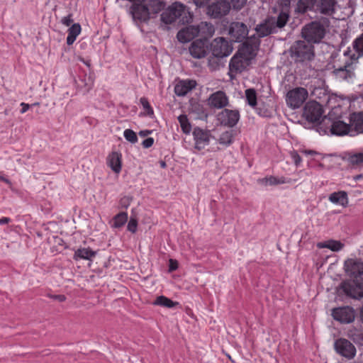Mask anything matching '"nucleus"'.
Listing matches in <instances>:
<instances>
[{
  "label": "nucleus",
  "instance_id": "38",
  "mask_svg": "<svg viewBox=\"0 0 363 363\" xmlns=\"http://www.w3.org/2000/svg\"><path fill=\"white\" fill-rule=\"evenodd\" d=\"M177 118L182 132L186 135L189 134L191 131V125L187 118V116L182 114L179 116Z\"/></svg>",
  "mask_w": 363,
  "mask_h": 363
},
{
  "label": "nucleus",
  "instance_id": "6",
  "mask_svg": "<svg viewBox=\"0 0 363 363\" xmlns=\"http://www.w3.org/2000/svg\"><path fill=\"white\" fill-rule=\"evenodd\" d=\"M194 148L197 151L204 150L211 142L212 138L208 130L195 127L192 131Z\"/></svg>",
  "mask_w": 363,
  "mask_h": 363
},
{
  "label": "nucleus",
  "instance_id": "18",
  "mask_svg": "<svg viewBox=\"0 0 363 363\" xmlns=\"http://www.w3.org/2000/svg\"><path fill=\"white\" fill-rule=\"evenodd\" d=\"M345 269L354 280L359 279L363 274V262L357 259H349L345 262Z\"/></svg>",
  "mask_w": 363,
  "mask_h": 363
},
{
  "label": "nucleus",
  "instance_id": "14",
  "mask_svg": "<svg viewBox=\"0 0 363 363\" xmlns=\"http://www.w3.org/2000/svg\"><path fill=\"white\" fill-rule=\"evenodd\" d=\"M208 47L207 39H198L191 43L189 50L193 57L201 59L207 55Z\"/></svg>",
  "mask_w": 363,
  "mask_h": 363
},
{
  "label": "nucleus",
  "instance_id": "40",
  "mask_svg": "<svg viewBox=\"0 0 363 363\" xmlns=\"http://www.w3.org/2000/svg\"><path fill=\"white\" fill-rule=\"evenodd\" d=\"M233 130H227L222 133L218 139V143L221 145L229 146L233 143Z\"/></svg>",
  "mask_w": 363,
  "mask_h": 363
},
{
  "label": "nucleus",
  "instance_id": "20",
  "mask_svg": "<svg viewBox=\"0 0 363 363\" xmlns=\"http://www.w3.org/2000/svg\"><path fill=\"white\" fill-rule=\"evenodd\" d=\"M207 101L211 108L220 109L228 105L229 99L224 91H217L209 96Z\"/></svg>",
  "mask_w": 363,
  "mask_h": 363
},
{
  "label": "nucleus",
  "instance_id": "62",
  "mask_svg": "<svg viewBox=\"0 0 363 363\" xmlns=\"http://www.w3.org/2000/svg\"><path fill=\"white\" fill-rule=\"evenodd\" d=\"M360 177H361V175H358V176H357L356 179H359Z\"/></svg>",
  "mask_w": 363,
  "mask_h": 363
},
{
  "label": "nucleus",
  "instance_id": "32",
  "mask_svg": "<svg viewBox=\"0 0 363 363\" xmlns=\"http://www.w3.org/2000/svg\"><path fill=\"white\" fill-rule=\"evenodd\" d=\"M145 6L148 9L149 13L151 16L161 11L164 9L165 4L162 0H149Z\"/></svg>",
  "mask_w": 363,
  "mask_h": 363
},
{
  "label": "nucleus",
  "instance_id": "30",
  "mask_svg": "<svg viewBox=\"0 0 363 363\" xmlns=\"http://www.w3.org/2000/svg\"><path fill=\"white\" fill-rule=\"evenodd\" d=\"M345 160L352 167L363 165V152H349L345 155Z\"/></svg>",
  "mask_w": 363,
  "mask_h": 363
},
{
  "label": "nucleus",
  "instance_id": "11",
  "mask_svg": "<svg viewBox=\"0 0 363 363\" xmlns=\"http://www.w3.org/2000/svg\"><path fill=\"white\" fill-rule=\"evenodd\" d=\"M240 112L238 110L223 109L218 116V121L221 125L233 128L237 125L240 120Z\"/></svg>",
  "mask_w": 363,
  "mask_h": 363
},
{
  "label": "nucleus",
  "instance_id": "35",
  "mask_svg": "<svg viewBox=\"0 0 363 363\" xmlns=\"http://www.w3.org/2000/svg\"><path fill=\"white\" fill-rule=\"evenodd\" d=\"M319 248H328L333 251L337 252L343 247V244L340 241L330 240L319 242L317 245Z\"/></svg>",
  "mask_w": 363,
  "mask_h": 363
},
{
  "label": "nucleus",
  "instance_id": "33",
  "mask_svg": "<svg viewBox=\"0 0 363 363\" xmlns=\"http://www.w3.org/2000/svg\"><path fill=\"white\" fill-rule=\"evenodd\" d=\"M350 122L354 126L356 132L358 133H363V113H353L350 116Z\"/></svg>",
  "mask_w": 363,
  "mask_h": 363
},
{
  "label": "nucleus",
  "instance_id": "8",
  "mask_svg": "<svg viewBox=\"0 0 363 363\" xmlns=\"http://www.w3.org/2000/svg\"><path fill=\"white\" fill-rule=\"evenodd\" d=\"M356 62L350 60L345 62L344 66L335 69L333 74L335 78L339 81L350 82L354 77V65Z\"/></svg>",
  "mask_w": 363,
  "mask_h": 363
},
{
  "label": "nucleus",
  "instance_id": "46",
  "mask_svg": "<svg viewBox=\"0 0 363 363\" xmlns=\"http://www.w3.org/2000/svg\"><path fill=\"white\" fill-rule=\"evenodd\" d=\"M290 156L292 160V162L296 164V166H299L302 162L301 156L296 151H292L290 152Z\"/></svg>",
  "mask_w": 363,
  "mask_h": 363
},
{
  "label": "nucleus",
  "instance_id": "60",
  "mask_svg": "<svg viewBox=\"0 0 363 363\" xmlns=\"http://www.w3.org/2000/svg\"><path fill=\"white\" fill-rule=\"evenodd\" d=\"M160 166H161L162 168H165V167H166V163H165V162H164V161H161V162H160Z\"/></svg>",
  "mask_w": 363,
  "mask_h": 363
},
{
  "label": "nucleus",
  "instance_id": "23",
  "mask_svg": "<svg viewBox=\"0 0 363 363\" xmlns=\"http://www.w3.org/2000/svg\"><path fill=\"white\" fill-rule=\"evenodd\" d=\"M196 36H198V31L196 26H186L181 29L177 35L178 40L182 43H188Z\"/></svg>",
  "mask_w": 363,
  "mask_h": 363
},
{
  "label": "nucleus",
  "instance_id": "61",
  "mask_svg": "<svg viewBox=\"0 0 363 363\" xmlns=\"http://www.w3.org/2000/svg\"><path fill=\"white\" fill-rule=\"evenodd\" d=\"M355 101H363V99H361V98H358L356 100H354Z\"/></svg>",
  "mask_w": 363,
  "mask_h": 363
},
{
  "label": "nucleus",
  "instance_id": "5",
  "mask_svg": "<svg viewBox=\"0 0 363 363\" xmlns=\"http://www.w3.org/2000/svg\"><path fill=\"white\" fill-rule=\"evenodd\" d=\"M251 59L242 53V50H239L230 60L229 62L230 74L236 75L242 72L250 65Z\"/></svg>",
  "mask_w": 363,
  "mask_h": 363
},
{
  "label": "nucleus",
  "instance_id": "25",
  "mask_svg": "<svg viewBox=\"0 0 363 363\" xmlns=\"http://www.w3.org/2000/svg\"><path fill=\"white\" fill-rule=\"evenodd\" d=\"M317 0H298L296 7V12L303 14L308 11L316 13Z\"/></svg>",
  "mask_w": 363,
  "mask_h": 363
},
{
  "label": "nucleus",
  "instance_id": "26",
  "mask_svg": "<svg viewBox=\"0 0 363 363\" xmlns=\"http://www.w3.org/2000/svg\"><path fill=\"white\" fill-rule=\"evenodd\" d=\"M198 31V35H201L203 39L211 38L215 33V28L211 23L202 21L196 26Z\"/></svg>",
  "mask_w": 363,
  "mask_h": 363
},
{
  "label": "nucleus",
  "instance_id": "31",
  "mask_svg": "<svg viewBox=\"0 0 363 363\" xmlns=\"http://www.w3.org/2000/svg\"><path fill=\"white\" fill-rule=\"evenodd\" d=\"M96 255V252L91 250L90 248H79L77 249L74 254V259L75 260L79 259H87L91 260L93 257H94Z\"/></svg>",
  "mask_w": 363,
  "mask_h": 363
},
{
  "label": "nucleus",
  "instance_id": "45",
  "mask_svg": "<svg viewBox=\"0 0 363 363\" xmlns=\"http://www.w3.org/2000/svg\"><path fill=\"white\" fill-rule=\"evenodd\" d=\"M247 0H230V6L235 10L241 9L246 4Z\"/></svg>",
  "mask_w": 363,
  "mask_h": 363
},
{
  "label": "nucleus",
  "instance_id": "55",
  "mask_svg": "<svg viewBox=\"0 0 363 363\" xmlns=\"http://www.w3.org/2000/svg\"><path fill=\"white\" fill-rule=\"evenodd\" d=\"M302 153L306 155H314L317 154V152L313 150H303Z\"/></svg>",
  "mask_w": 363,
  "mask_h": 363
},
{
  "label": "nucleus",
  "instance_id": "34",
  "mask_svg": "<svg viewBox=\"0 0 363 363\" xmlns=\"http://www.w3.org/2000/svg\"><path fill=\"white\" fill-rule=\"evenodd\" d=\"M81 33V26L79 23H74L68 29V35L67 37V44L71 45L76 40L77 37Z\"/></svg>",
  "mask_w": 363,
  "mask_h": 363
},
{
  "label": "nucleus",
  "instance_id": "53",
  "mask_svg": "<svg viewBox=\"0 0 363 363\" xmlns=\"http://www.w3.org/2000/svg\"><path fill=\"white\" fill-rule=\"evenodd\" d=\"M20 106L22 107L20 111L21 113H25L30 108V105L28 104H26L24 102L21 103Z\"/></svg>",
  "mask_w": 363,
  "mask_h": 363
},
{
  "label": "nucleus",
  "instance_id": "19",
  "mask_svg": "<svg viewBox=\"0 0 363 363\" xmlns=\"http://www.w3.org/2000/svg\"><path fill=\"white\" fill-rule=\"evenodd\" d=\"M337 7V0H317L316 13L332 16L336 13Z\"/></svg>",
  "mask_w": 363,
  "mask_h": 363
},
{
  "label": "nucleus",
  "instance_id": "3",
  "mask_svg": "<svg viewBox=\"0 0 363 363\" xmlns=\"http://www.w3.org/2000/svg\"><path fill=\"white\" fill-rule=\"evenodd\" d=\"M291 56L298 62L311 60L314 55V47L308 41L297 40L291 47Z\"/></svg>",
  "mask_w": 363,
  "mask_h": 363
},
{
  "label": "nucleus",
  "instance_id": "17",
  "mask_svg": "<svg viewBox=\"0 0 363 363\" xmlns=\"http://www.w3.org/2000/svg\"><path fill=\"white\" fill-rule=\"evenodd\" d=\"M333 318L342 323H350L354 320L355 313L350 306L340 307L332 311Z\"/></svg>",
  "mask_w": 363,
  "mask_h": 363
},
{
  "label": "nucleus",
  "instance_id": "10",
  "mask_svg": "<svg viewBox=\"0 0 363 363\" xmlns=\"http://www.w3.org/2000/svg\"><path fill=\"white\" fill-rule=\"evenodd\" d=\"M322 107L316 101H308L304 106L303 116L309 122H318L322 117Z\"/></svg>",
  "mask_w": 363,
  "mask_h": 363
},
{
  "label": "nucleus",
  "instance_id": "56",
  "mask_svg": "<svg viewBox=\"0 0 363 363\" xmlns=\"http://www.w3.org/2000/svg\"><path fill=\"white\" fill-rule=\"evenodd\" d=\"M0 180L3 181L7 184L9 183V180L1 175H0Z\"/></svg>",
  "mask_w": 363,
  "mask_h": 363
},
{
  "label": "nucleus",
  "instance_id": "15",
  "mask_svg": "<svg viewBox=\"0 0 363 363\" xmlns=\"http://www.w3.org/2000/svg\"><path fill=\"white\" fill-rule=\"evenodd\" d=\"M335 351L347 359H352L356 354V348L349 340L338 339L335 342Z\"/></svg>",
  "mask_w": 363,
  "mask_h": 363
},
{
  "label": "nucleus",
  "instance_id": "39",
  "mask_svg": "<svg viewBox=\"0 0 363 363\" xmlns=\"http://www.w3.org/2000/svg\"><path fill=\"white\" fill-rule=\"evenodd\" d=\"M153 304L171 308H173L176 304H177V303L174 302L173 301H172L171 299L166 296H160L157 297Z\"/></svg>",
  "mask_w": 363,
  "mask_h": 363
},
{
  "label": "nucleus",
  "instance_id": "16",
  "mask_svg": "<svg viewBox=\"0 0 363 363\" xmlns=\"http://www.w3.org/2000/svg\"><path fill=\"white\" fill-rule=\"evenodd\" d=\"M351 123H352L351 122ZM331 133L333 135L342 136L345 135H349L350 136H354L358 133L356 132V129L352 124L349 125L342 121L337 120L333 121L330 128Z\"/></svg>",
  "mask_w": 363,
  "mask_h": 363
},
{
  "label": "nucleus",
  "instance_id": "64",
  "mask_svg": "<svg viewBox=\"0 0 363 363\" xmlns=\"http://www.w3.org/2000/svg\"><path fill=\"white\" fill-rule=\"evenodd\" d=\"M286 2H287V3H289V2H290V0H286Z\"/></svg>",
  "mask_w": 363,
  "mask_h": 363
},
{
  "label": "nucleus",
  "instance_id": "51",
  "mask_svg": "<svg viewBox=\"0 0 363 363\" xmlns=\"http://www.w3.org/2000/svg\"><path fill=\"white\" fill-rule=\"evenodd\" d=\"M154 143V139L152 138H147L143 141V146L145 148H149L152 146Z\"/></svg>",
  "mask_w": 363,
  "mask_h": 363
},
{
  "label": "nucleus",
  "instance_id": "49",
  "mask_svg": "<svg viewBox=\"0 0 363 363\" xmlns=\"http://www.w3.org/2000/svg\"><path fill=\"white\" fill-rule=\"evenodd\" d=\"M61 22L63 25L66 26H70V24L73 22L72 15L69 14L67 16L63 17L61 20Z\"/></svg>",
  "mask_w": 363,
  "mask_h": 363
},
{
  "label": "nucleus",
  "instance_id": "41",
  "mask_svg": "<svg viewBox=\"0 0 363 363\" xmlns=\"http://www.w3.org/2000/svg\"><path fill=\"white\" fill-rule=\"evenodd\" d=\"M245 96L247 104L252 106L255 107L257 105V94L255 89H248L245 91Z\"/></svg>",
  "mask_w": 363,
  "mask_h": 363
},
{
  "label": "nucleus",
  "instance_id": "48",
  "mask_svg": "<svg viewBox=\"0 0 363 363\" xmlns=\"http://www.w3.org/2000/svg\"><path fill=\"white\" fill-rule=\"evenodd\" d=\"M48 296L52 299L56 300L59 302H63L66 300V297L65 295L59 294V295H54V294H48Z\"/></svg>",
  "mask_w": 363,
  "mask_h": 363
},
{
  "label": "nucleus",
  "instance_id": "36",
  "mask_svg": "<svg viewBox=\"0 0 363 363\" xmlns=\"http://www.w3.org/2000/svg\"><path fill=\"white\" fill-rule=\"evenodd\" d=\"M269 18L274 20V26L276 30L277 28H283L286 24L289 15L286 12L281 11L277 17L271 16Z\"/></svg>",
  "mask_w": 363,
  "mask_h": 363
},
{
  "label": "nucleus",
  "instance_id": "21",
  "mask_svg": "<svg viewBox=\"0 0 363 363\" xmlns=\"http://www.w3.org/2000/svg\"><path fill=\"white\" fill-rule=\"evenodd\" d=\"M130 13L135 20L147 21L151 16L145 4H133L130 8Z\"/></svg>",
  "mask_w": 363,
  "mask_h": 363
},
{
  "label": "nucleus",
  "instance_id": "57",
  "mask_svg": "<svg viewBox=\"0 0 363 363\" xmlns=\"http://www.w3.org/2000/svg\"><path fill=\"white\" fill-rule=\"evenodd\" d=\"M82 62L85 64L87 67H90V61L84 60V59H82Z\"/></svg>",
  "mask_w": 363,
  "mask_h": 363
},
{
  "label": "nucleus",
  "instance_id": "27",
  "mask_svg": "<svg viewBox=\"0 0 363 363\" xmlns=\"http://www.w3.org/2000/svg\"><path fill=\"white\" fill-rule=\"evenodd\" d=\"M291 179H288L284 177H277L274 176L266 177L257 180V182L259 184L264 186L287 184L291 183Z\"/></svg>",
  "mask_w": 363,
  "mask_h": 363
},
{
  "label": "nucleus",
  "instance_id": "58",
  "mask_svg": "<svg viewBox=\"0 0 363 363\" xmlns=\"http://www.w3.org/2000/svg\"><path fill=\"white\" fill-rule=\"evenodd\" d=\"M258 114H259L262 116L267 117L269 115L267 113H262L261 111H257Z\"/></svg>",
  "mask_w": 363,
  "mask_h": 363
},
{
  "label": "nucleus",
  "instance_id": "59",
  "mask_svg": "<svg viewBox=\"0 0 363 363\" xmlns=\"http://www.w3.org/2000/svg\"><path fill=\"white\" fill-rule=\"evenodd\" d=\"M360 318H361L362 322L363 323V307L362 308L361 311H360Z\"/></svg>",
  "mask_w": 363,
  "mask_h": 363
},
{
  "label": "nucleus",
  "instance_id": "54",
  "mask_svg": "<svg viewBox=\"0 0 363 363\" xmlns=\"http://www.w3.org/2000/svg\"><path fill=\"white\" fill-rule=\"evenodd\" d=\"M11 219L8 217H3L0 218V225H4L9 223Z\"/></svg>",
  "mask_w": 363,
  "mask_h": 363
},
{
  "label": "nucleus",
  "instance_id": "47",
  "mask_svg": "<svg viewBox=\"0 0 363 363\" xmlns=\"http://www.w3.org/2000/svg\"><path fill=\"white\" fill-rule=\"evenodd\" d=\"M130 203L131 199L129 196H123L120 200V206L123 208H128Z\"/></svg>",
  "mask_w": 363,
  "mask_h": 363
},
{
  "label": "nucleus",
  "instance_id": "29",
  "mask_svg": "<svg viewBox=\"0 0 363 363\" xmlns=\"http://www.w3.org/2000/svg\"><path fill=\"white\" fill-rule=\"evenodd\" d=\"M121 154L118 152H112L107 157V164L115 173L121 170Z\"/></svg>",
  "mask_w": 363,
  "mask_h": 363
},
{
  "label": "nucleus",
  "instance_id": "50",
  "mask_svg": "<svg viewBox=\"0 0 363 363\" xmlns=\"http://www.w3.org/2000/svg\"><path fill=\"white\" fill-rule=\"evenodd\" d=\"M178 268V262L175 259H170L169 261V271L173 272Z\"/></svg>",
  "mask_w": 363,
  "mask_h": 363
},
{
  "label": "nucleus",
  "instance_id": "9",
  "mask_svg": "<svg viewBox=\"0 0 363 363\" xmlns=\"http://www.w3.org/2000/svg\"><path fill=\"white\" fill-rule=\"evenodd\" d=\"M230 10V4L225 0H218L207 8V13L214 18H220L227 15Z\"/></svg>",
  "mask_w": 363,
  "mask_h": 363
},
{
  "label": "nucleus",
  "instance_id": "28",
  "mask_svg": "<svg viewBox=\"0 0 363 363\" xmlns=\"http://www.w3.org/2000/svg\"><path fill=\"white\" fill-rule=\"evenodd\" d=\"M328 200L331 203L342 207H347L349 203L347 194L345 191H339L330 194Z\"/></svg>",
  "mask_w": 363,
  "mask_h": 363
},
{
  "label": "nucleus",
  "instance_id": "22",
  "mask_svg": "<svg viewBox=\"0 0 363 363\" xmlns=\"http://www.w3.org/2000/svg\"><path fill=\"white\" fill-rule=\"evenodd\" d=\"M196 86L195 80L184 79L180 80L174 86V92L179 96H184L186 95Z\"/></svg>",
  "mask_w": 363,
  "mask_h": 363
},
{
  "label": "nucleus",
  "instance_id": "37",
  "mask_svg": "<svg viewBox=\"0 0 363 363\" xmlns=\"http://www.w3.org/2000/svg\"><path fill=\"white\" fill-rule=\"evenodd\" d=\"M128 213L126 212H121L116 214L113 218L111 227L114 228H120L128 221Z\"/></svg>",
  "mask_w": 363,
  "mask_h": 363
},
{
  "label": "nucleus",
  "instance_id": "24",
  "mask_svg": "<svg viewBox=\"0 0 363 363\" xmlns=\"http://www.w3.org/2000/svg\"><path fill=\"white\" fill-rule=\"evenodd\" d=\"M274 20L267 18L264 22L257 25L255 28L257 34L259 38H263L276 31L274 26Z\"/></svg>",
  "mask_w": 363,
  "mask_h": 363
},
{
  "label": "nucleus",
  "instance_id": "4",
  "mask_svg": "<svg viewBox=\"0 0 363 363\" xmlns=\"http://www.w3.org/2000/svg\"><path fill=\"white\" fill-rule=\"evenodd\" d=\"M210 45L212 55L218 58L230 55L233 49L231 42L223 37L216 38Z\"/></svg>",
  "mask_w": 363,
  "mask_h": 363
},
{
  "label": "nucleus",
  "instance_id": "52",
  "mask_svg": "<svg viewBox=\"0 0 363 363\" xmlns=\"http://www.w3.org/2000/svg\"><path fill=\"white\" fill-rule=\"evenodd\" d=\"M210 0H193V2L198 7H203L209 3Z\"/></svg>",
  "mask_w": 363,
  "mask_h": 363
},
{
  "label": "nucleus",
  "instance_id": "63",
  "mask_svg": "<svg viewBox=\"0 0 363 363\" xmlns=\"http://www.w3.org/2000/svg\"><path fill=\"white\" fill-rule=\"evenodd\" d=\"M38 105V103H34L33 106Z\"/></svg>",
  "mask_w": 363,
  "mask_h": 363
},
{
  "label": "nucleus",
  "instance_id": "43",
  "mask_svg": "<svg viewBox=\"0 0 363 363\" xmlns=\"http://www.w3.org/2000/svg\"><path fill=\"white\" fill-rule=\"evenodd\" d=\"M123 136L126 140L132 143H135L138 141L136 133L130 129H125L123 132Z\"/></svg>",
  "mask_w": 363,
  "mask_h": 363
},
{
  "label": "nucleus",
  "instance_id": "2",
  "mask_svg": "<svg viewBox=\"0 0 363 363\" xmlns=\"http://www.w3.org/2000/svg\"><path fill=\"white\" fill-rule=\"evenodd\" d=\"M177 18H181L180 21L184 23H189L192 16L185 5L176 1L162 13L161 21L168 25L174 23Z\"/></svg>",
  "mask_w": 363,
  "mask_h": 363
},
{
  "label": "nucleus",
  "instance_id": "7",
  "mask_svg": "<svg viewBox=\"0 0 363 363\" xmlns=\"http://www.w3.org/2000/svg\"><path fill=\"white\" fill-rule=\"evenodd\" d=\"M308 91L303 87L290 90L286 94V104L293 108H298L305 102L308 97Z\"/></svg>",
  "mask_w": 363,
  "mask_h": 363
},
{
  "label": "nucleus",
  "instance_id": "42",
  "mask_svg": "<svg viewBox=\"0 0 363 363\" xmlns=\"http://www.w3.org/2000/svg\"><path fill=\"white\" fill-rule=\"evenodd\" d=\"M140 102L144 110L146 111V114L149 116H152L154 115V111L151 107L147 99L145 97H142L140 99Z\"/></svg>",
  "mask_w": 363,
  "mask_h": 363
},
{
  "label": "nucleus",
  "instance_id": "13",
  "mask_svg": "<svg viewBox=\"0 0 363 363\" xmlns=\"http://www.w3.org/2000/svg\"><path fill=\"white\" fill-rule=\"evenodd\" d=\"M342 289L345 294L353 298H363V286L359 279L343 282Z\"/></svg>",
  "mask_w": 363,
  "mask_h": 363
},
{
  "label": "nucleus",
  "instance_id": "44",
  "mask_svg": "<svg viewBox=\"0 0 363 363\" xmlns=\"http://www.w3.org/2000/svg\"><path fill=\"white\" fill-rule=\"evenodd\" d=\"M127 229L128 231L135 233L138 229V220L135 217L130 216L128 223Z\"/></svg>",
  "mask_w": 363,
  "mask_h": 363
},
{
  "label": "nucleus",
  "instance_id": "1",
  "mask_svg": "<svg viewBox=\"0 0 363 363\" xmlns=\"http://www.w3.org/2000/svg\"><path fill=\"white\" fill-rule=\"evenodd\" d=\"M330 23V21L327 18L312 21L302 28V37L311 44L319 43L325 38Z\"/></svg>",
  "mask_w": 363,
  "mask_h": 363
},
{
  "label": "nucleus",
  "instance_id": "12",
  "mask_svg": "<svg viewBox=\"0 0 363 363\" xmlns=\"http://www.w3.org/2000/svg\"><path fill=\"white\" fill-rule=\"evenodd\" d=\"M247 26L242 22H232L229 26L228 34L235 42H242L248 35Z\"/></svg>",
  "mask_w": 363,
  "mask_h": 363
}]
</instances>
